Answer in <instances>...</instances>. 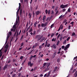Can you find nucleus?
I'll use <instances>...</instances> for the list:
<instances>
[{"instance_id": "9d476101", "label": "nucleus", "mask_w": 77, "mask_h": 77, "mask_svg": "<svg viewBox=\"0 0 77 77\" xmlns=\"http://www.w3.org/2000/svg\"><path fill=\"white\" fill-rule=\"evenodd\" d=\"M16 25H15V23L14 24V25H13V28H14V29L16 30V28H17V27H16Z\"/></svg>"}, {"instance_id": "f3484780", "label": "nucleus", "mask_w": 77, "mask_h": 77, "mask_svg": "<svg viewBox=\"0 0 77 77\" xmlns=\"http://www.w3.org/2000/svg\"><path fill=\"white\" fill-rule=\"evenodd\" d=\"M47 65L48 66H47V68H48L49 66H50V63H47Z\"/></svg>"}, {"instance_id": "bb28decb", "label": "nucleus", "mask_w": 77, "mask_h": 77, "mask_svg": "<svg viewBox=\"0 0 77 77\" xmlns=\"http://www.w3.org/2000/svg\"><path fill=\"white\" fill-rule=\"evenodd\" d=\"M16 24H15V25L17 26V25H18V22L17 21V20H16Z\"/></svg>"}, {"instance_id": "a211bd4d", "label": "nucleus", "mask_w": 77, "mask_h": 77, "mask_svg": "<svg viewBox=\"0 0 77 77\" xmlns=\"http://www.w3.org/2000/svg\"><path fill=\"white\" fill-rule=\"evenodd\" d=\"M32 57H33V56L31 55L30 56V58L29 59V60H30V61H31V60H32Z\"/></svg>"}, {"instance_id": "4be33fe9", "label": "nucleus", "mask_w": 77, "mask_h": 77, "mask_svg": "<svg viewBox=\"0 0 77 77\" xmlns=\"http://www.w3.org/2000/svg\"><path fill=\"white\" fill-rule=\"evenodd\" d=\"M11 31H13V32H15V29H11Z\"/></svg>"}, {"instance_id": "1a4fd4ad", "label": "nucleus", "mask_w": 77, "mask_h": 77, "mask_svg": "<svg viewBox=\"0 0 77 77\" xmlns=\"http://www.w3.org/2000/svg\"><path fill=\"white\" fill-rule=\"evenodd\" d=\"M53 47L54 49H56V48H57V46H56V44H54L53 45Z\"/></svg>"}, {"instance_id": "6e6552de", "label": "nucleus", "mask_w": 77, "mask_h": 77, "mask_svg": "<svg viewBox=\"0 0 77 77\" xmlns=\"http://www.w3.org/2000/svg\"><path fill=\"white\" fill-rule=\"evenodd\" d=\"M49 69H50L49 68L47 67L45 69V71H44V72H46V71H48Z\"/></svg>"}, {"instance_id": "0eeeda50", "label": "nucleus", "mask_w": 77, "mask_h": 77, "mask_svg": "<svg viewBox=\"0 0 77 77\" xmlns=\"http://www.w3.org/2000/svg\"><path fill=\"white\" fill-rule=\"evenodd\" d=\"M2 48L1 50H0V57H2Z\"/></svg>"}, {"instance_id": "f03ea898", "label": "nucleus", "mask_w": 77, "mask_h": 77, "mask_svg": "<svg viewBox=\"0 0 77 77\" xmlns=\"http://www.w3.org/2000/svg\"><path fill=\"white\" fill-rule=\"evenodd\" d=\"M48 24V22H46L45 23H42L41 26L42 27H45L47 26Z\"/></svg>"}, {"instance_id": "f8f14e48", "label": "nucleus", "mask_w": 77, "mask_h": 77, "mask_svg": "<svg viewBox=\"0 0 77 77\" xmlns=\"http://www.w3.org/2000/svg\"><path fill=\"white\" fill-rule=\"evenodd\" d=\"M61 58H58L57 60V62H60V60Z\"/></svg>"}, {"instance_id": "5fc2aeb1", "label": "nucleus", "mask_w": 77, "mask_h": 77, "mask_svg": "<svg viewBox=\"0 0 77 77\" xmlns=\"http://www.w3.org/2000/svg\"><path fill=\"white\" fill-rule=\"evenodd\" d=\"M30 29V26H29V27L27 28V30H29V29Z\"/></svg>"}, {"instance_id": "a19ab883", "label": "nucleus", "mask_w": 77, "mask_h": 77, "mask_svg": "<svg viewBox=\"0 0 77 77\" xmlns=\"http://www.w3.org/2000/svg\"><path fill=\"white\" fill-rule=\"evenodd\" d=\"M63 38V37H61L60 38V41H62Z\"/></svg>"}, {"instance_id": "c85d7f7f", "label": "nucleus", "mask_w": 77, "mask_h": 77, "mask_svg": "<svg viewBox=\"0 0 77 77\" xmlns=\"http://www.w3.org/2000/svg\"><path fill=\"white\" fill-rule=\"evenodd\" d=\"M32 32V27H31L30 29L29 32Z\"/></svg>"}, {"instance_id": "8fccbe9b", "label": "nucleus", "mask_w": 77, "mask_h": 77, "mask_svg": "<svg viewBox=\"0 0 77 77\" xmlns=\"http://www.w3.org/2000/svg\"><path fill=\"white\" fill-rule=\"evenodd\" d=\"M24 57L23 56H21L20 59H23V58Z\"/></svg>"}, {"instance_id": "ea45409f", "label": "nucleus", "mask_w": 77, "mask_h": 77, "mask_svg": "<svg viewBox=\"0 0 77 77\" xmlns=\"http://www.w3.org/2000/svg\"><path fill=\"white\" fill-rule=\"evenodd\" d=\"M30 65V66L32 67L33 65V63H31V64L29 65Z\"/></svg>"}, {"instance_id": "ddd939ff", "label": "nucleus", "mask_w": 77, "mask_h": 77, "mask_svg": "<svg viewBox=\"0 0 77 77\" xmlns=\"http://www.w3.org/2000/svg\"><path fill=\"white\" fill-rule=\"evenodd\" d=\"M20 15L21 16V15H22V9H20Z\"/></svg>"}, {"instance_id": "c9c22d12", "label": "nucleus", "mask_w": 77, "mask_h": 77, "mask_svg": "<svg viewBox=\"0 0 77 77\" xmlns=\"http://www.w3.org/2000/svg\"><path fill=\"white\" fill-rule=\"evenodd\" d=\"M59 13V11H57L56 12L55 14V15L56 16L57 15V14Z\"/></svg>"}, {"instance_id": "3c124183", "label": "nucleus", "mask_w": 77, "mask_h": 77, "mask_svg": "<svg viewBox=\"0 0 77 77\" xmlns=\"http://www.w3.org/2000/svg\"><path fill=\"white\" fill-rule=\"evenodd\" d=\"M56 70H54H54H53V71H52V73H54V72H56Z\"/></svg>"}, {"instance_id": "e2e57ef3", "label": "nucleus", "mask_w": 77, "mask_h": 77, "mask_svg": "<svg viewBox=\"0 0 77 77\" xmlns=\"http://www.w3.org/2000/svg\"><path fill=\"white\" fill-rule=\"evenodd\" d=\"M8 33H9V34H10V35H11V32H8Z\"/></svg>"}, {"instance_id": "603ef678", "label": "nucleus", "mask_w": 77, "mask_h": 77, "mask_svg": "<svg viewBox=\"0 0 77 77\" xmlns=\"http://www.w3.org/2000/svg\"><path fill=\"white\" fill-rule=\"evenodd\" d=\"M75 71H76V69H74L73 71L72 72V73H74V72H75Z\"/></svg>"}, {"instance_id": "052dcab7", "label": "nucleus", "mask_w": 77, "mask_h": 77, "mask_svg": "<svg viewBox=\"0 0 77 77\" xmlns=\"http://www.w3.org/2000/svg\"><path fill=\"white\" fill-rule=\"evenodd\" d=\"M50 44H48L47 45V47H50Z\"/></svg>"}, {"instance_id": "6ab92c4d", "label": "nucleus", "mask_w": 77, "mask_h": 77, "mask_svg": "<svg viewBox=\"0 0 77 77\" xmlns=\"http://www.w3.org/2000/svg\"><path fill=\"white\" fill-rule=\"evenodd\" d=\"M24 37V35H23L20 38V41H22L23 40V37Z\"/></svg>"}, {"instance_id": "2f4dec72", "label": "nucleus", "mask_w": 77, "mask_h": 77, "mask_svg": "<svg viewBox=\"0 0 77 77\" xmlns=\"http://www.w3.org/2000/svg\"><path fill=\"white\" fill-rule=\"evenodd\" d=\"M75 35V32H73L72 35V36H74V35Z\"/></svg>"}, {"instance_id": "f257e3e1", "label": "nucleus", "mask_w": 77, "mask_h": 77, "mask_svg": "<svg viewBox=\"0 0 77 77\" xmlns=\"http://www.w3.org/2000/svg\"><path fill=\"white\" fill-rule=\"evenodd\" d=\"M42 38V37H41L40 35H37L36 36L35 38V39H38L37 41H39V40H40V39H41V38Z\"/></svg>"}, {"instance_id": "7ed1b4c3", "label": "nucleus", "mask_w": 77, "mask_h": 77, "mask_svg": "<svg viewBox=\"0 0 77 77\" xmlns=\"http://www.w3.org/2000/svg\"><path fill=\"white\" fill-rule=\"evenodd\" d=\"M7 35H8L6 39V41L5 43V44H6L7 43H8V39H9V37H10V35H9V34H7Z\"/></svg>"}, {"instance_id": "f704fd0d", "label": "nucleus", "mask_w": 77, "mask_h": 77, "mask_svg": "<svg viewBox=\"0 0 77 77\" xmlns=\"http://www.w3.org/2000/svg\"><path fill=\"white\" fill-rule=\"evenodd\" d=\"M66 40H64V42H63V44H66Z\"/></svg>"}, {"instance_id": "b1692460", "label": "nucleus", "mask_w": 77, "mask_h": 77, "mask_svg": "<svg viewBox=\"0 0 77 77\" xmlns=\"http://www.w3.org/2000/svg\"><path fill=\"white\" fill-rule=\"evenodd\" d=\"M31 63H32V62H31V61H29V62L28 63V65H30V64Z\"/></svg>"}, {"instance_id": "58836bf2", "label": "nucleus", "mask_w": 77, "mask_h": 77, "mask_svg": "<svg viewBox=\"0 0 77 77\" xmlns=\"http://www.w3.org/2000/svg\"><path fill=\"white\" fill-rule=\"evenodd\" d=\"M53 26H54V24H52L51 26V29H52V28H53Z\"/></svg>"}, {"instance_id": "774afa93", "label": "nucleus", "mask_w": 77, "mask_h": 77, "mask_svg": "<svg viewBox=\"0 0 77 77\" xmlns=\"http://www.w3.org/2000/svg\"><path fill=\"white\" fill-rule=\"evenodd\" d=\"M77 56H76L75 57H74V58L73 59V60L75 59H77Z\"/></svg>"}, {"instance_id": "c756f323", "label": "nucleus", "mask_w": 77, "mask_h": 77, "mask_svg": "<svg viewBox=\"0 0 77 77\" xmlns=\"http://www.w3.org/2000/svg\"><path fill=\"white\" fill-rule=\"evenodd\" d=\"M67 49H68V48H67V47H66V46L65 47V48H64V50H65V51H66V50H67Z\"/></svg>"}, {"instance_id": "473e14b6", "label": "nucleus", "mask_w": 77, "mask_h": 77, "mask_svg": "<svg viewBox=\"0 0 77 77\" xmlns=\"http://www.w3.org/2000/svg\"><path fill=\"white\" fill-rule=\"evenodd\" d=\"M35 34H36V31H34L33 33V35H35Z\"/></svg>"}, {"instance_id": "dca6fc26", "label": "nucleus", "mask_w": 77, "mask_h": 77, "mask_svg": "<svg viewBox=\"0 0 77 77\" xmlns=\"http://www.w3.org/2000/svg\"><path fill=\"white\" fill-rule=\"evenodd\" d=\"M29 18H31L32 17V14H30V13H29Z\"/></svg>"}, {"instance_id": "13d9d810", "label": "nucleus", "mask_w": 77, "mask_h": 77, "mask_svg": "<svg viewBox=\"0 0 77 77\" xmlns=\"http://www.w3.org/2000/svg\"><path fill=\"white\" fill-rule=\"evenodd\" d=\"M18 31L17 32V35H16V37H17V36H18Z\"/></svg>"}, {"instance_id": "338daca9", "label": "nucleus", "mask_w": 77, "mask_h": 77, "mask_svg": "<svg viewBox=\"0 0 77 77\" xmlns=\"http://www.w3.org/2000/svg\"><path fill=\"white\" fill-rule=\"evenodd\" d=\"M71 24H74V22H72L70 23Z\"/></svg>"}, {"instance_id": "423d86ee", "label": "nucleus", "mask_w": 77, "mask_h": 77, "mask_svg": "<svg viewBox=\"0 0 77 77\" xmlns=\"http://www.w3.org/2000/svg\"><path fill=\"white\" fill-rule=\"evenodd\" d=\"M8 64H6L5 66L4 67V68L3 69L4 70H5L6 69L8 68Z\"/></svg>"}, {"instance_id": "393cba45", "label": "nucleus", "mask_w": 77, "mask_h": 77, "mask_svg": "<svg viewBox=\"0 0 77 77\" xmlns=\"http://www.w3.org/2000/svg\"><path fill=\"white\" fill-rule=\"evenodd\" d=\"M24 63H26V60H24L23 62L22 63V64L23 65H24Z\"/></svg>"}, {"instance_id": "412c9836", "label": "nucleus", "mask_w": 77, "mask_h": 77, "mask_svg": "<svg viewBox=\"0 0 77 77\" xmlns=\"http://www.w3.org/2000/svg\"><path fill=\"white\" fill-rule=\"evenodd\" d=\"M59 43H60V41L58 40L57 43V45H59Z\"/></svg>"}, {"instance_id": "20e7f679", "label": "nucleus", "mask_w": 77, "mask_h": 77, "mask_svg": "<svg viewBox=\"0 0 77 77\" xmlns=\"http://www.w3.org/2000/svg\"><path fill=\"white\" fill-rule=\"evenodd\" d=\"M68 6V5H63V4L62 5H61L60 6V8H61L62 9H63V8H65L66 7Z\"/></svg>"}, {"instance_id": "72a5a7b5", "label": "nucleus", "mask_w": 77, "mask_h": 77, "mask_svg": "<svg viewBox=\"0 0 77 77\" xmlns=\"http://www.w3.org/2000/svg\"><path fill=\"white\" fill-rule=\"evenodd\" d=\"M68 11L69 12H70L71 11V9L70 8H69L68 10Z\"/></svg>"}, {"instance_id": "c03bdc74", "label": "nucleus", "mask_w": 77, "mask_h": 77, "mask_svg": "<svg viewBox=\"0 0 77 77\" xmlns=\"http://www.w3.org/2000/svg\"><path fill=\"white\" fill-rule=\"evenodd\" d=\"M69 39H70V37H68V38H67V41H69Z\"/></svg>"}, {"instance_id": "37998d69", "label": "nucleus", "mask_w": 77, "mask_h": 77, "mask_svg": "<svg viewBox=\"0 0 77 77\" xmlns=\"http://www.w3.org/2000/svg\"><path fill=\"white\" fill-rule=\"evenodd\" d=\"M18 38H17L16 40H15L14 42H17V40H18Z\"/></svg>"}, {"instance_id": "e433bc0d", "label": "nucleus", "mask_w": 77, "mask_h": 77, "mask_svg": "<svg viewBox=\"0 0 77 77\" xmlns=\"http://www.w3.org/2000/svg\"><path fill=\"white\" fill-rule=\"evenodd\" d=\"M50 14V10H49L48 11V15H49Z\"/></svg>"}, {"instance_id": "bf43d9fd", "label": "nucleus", "mask_w": 77, "mask_h": 77, "mask_svg": "<svg viewBox=\"0 0 77 77\" xmlns=\"http://www.w3.org/2000/svg\"><path fill=\"white\" fill-rule=\"evenodd\" d=\"M21 73H19L18 75V77H20V75H21Z\"/></svg>"}, {"instance_id": "79ce46f5", "label": "nucleus", "mask_w": 77, "mask_h": 77, "mask_svg": "<svg viewBox=\"0 0 77 77\" xmlns=\"http://www.w3.org/2000/svg\"><path fill=\"white\" fill-rule=\"evenodd\" d=\"M45 12L46 14H48V10H46Z\"/></svg>"}, {"instance_id": "864d4df0", "label": "nucleus", "mask_w": 77, "mask_h": 77, "mask_svg": "<svg viewBox=\"0 0 77 77\" xmlns=\"http://www.w3.org/2000/svg\"><path fill=\"white\" fill-rule=\"evenodd\" d=\"M43 65L45 66H46V65H47V63H44Z\"/></svg>"}, {"instance_id": "aec40b11", "label": "nucleus", "mask_w": 77, "mask_h": 77, "mask_svg": "<svg viewBox=\"0 0 77 77\" xmlns=\"http://www.w3.org/2000/svg\"><path fill=\"white\" fill-rule=\"evenodd\" d=\"M20 9H18V10L17 12V16L18 15V13L19 12V11H20Z\"/></svg>"}, {"instance_id": "4468645a", "label": "nucleus", "mask_w": 77, "mask_h": 77, "mask_svg": "<svg viewBox=\"0 0 77 77\" xmlns=\"http://www.w3.org/2000/svg\"><path fill=\"white\" fill-rule=\"evenodd\" d=\"M56 38H53L52 40V41H54V42H55L56 41Z\"/></svg>"}, {"instance_id": "39448f33", "label": "nucleus", "mask_w": 77, "mask_h": 77, "mask_svg": "<svg viewBox=\"0 0 77 77\" xmlns=\"http://www.w3.org/2000/svg\"><path fill=\"white\" fill-rule=\"evenodd\" d=\"M40 13H41V11H37L35 12V14L36 15H38Z\"/></svg>"}, {"instance_id": "49530a36", "label": "nucleus", "mask_w": 77, "mask_h": 77, "mask_svg": "<svg viewBox=\"0 0 77 77\" xmlns=\"http://www.w3.org/2000/svg\"><path fill=\"white\" fill-rule=\"evenodd\" d=\"M42 69H45V66L44 65H43V67H42Z\"/></svg>"}, {"instance_id": "2eb2a0df", "label": "nucleus", "mask_w": 77, "mask_h": 77, "mask_svg": "<svg viewBox=\"0 0 77 77\" xmlns=\"http://www.w3.org/2000/svg\"><path fill=\"white\" fill-rule=\"evenodd\" d=\"M45 18H46V16H44L43 18V21H45Z\"/></svg>"}, {"instance_id": "7c9ffc66", "label": "nucleus", "mask_w": 77, "mask_h": 77, "mask_svg": "<svg viewBox=\"0 0 77 77\" xmlns=\"http://www.w3.org/2000/svg\"><path fill=\"white\" fill-rule=\"evenodd\" d=\"M61 26H62V25H61L60 26V27H59V28L58 29V32H59V31L60 30V29H61Z\"/></svg>"}, {"instance_id": "9b49d317", "label": "nucleus", "mask_w": 77, "mask_h": 77, "mask_svg": "<svg viewBox=\"0 0 77 77\" xmlns=\"http://www.w3.org/2000/svg\"><path fill=\"white\" fill-rule=\"evenodd\" d=\"M63 53H64V51H62L61 53H60V56H62V54H63Z\"/></svg>"}, {"instance_id": "69168bd1", "label": "nucleus", "mask_w": 77, "mask_h": 77, "mask_svg": "<svg viewBox=\"0 0 77 77\" xmlns=\"http://www.w3.org/2000/svg\"><path fill=\"white\" fill-rule=\"evenodd\" d=\"M16 76V74H14L13 76L12 77H15Z\"/></svg>"}, {"instance_id": "0e129e2a", "label": "nucleus", "mask_w": 77, "mask_h": 77, "mask_svg": "<svg viewBox=\"0 0 77 77\" xmlns=\"http://www.w3.org/2000/svg\"><path fill=\"white\" fill-rule=\"evenodd\" d=\"M54 11H53L51 13V15H54Z\"/></svg>"}, {"instance_id": "4d7b16f0", "label": "nucleus", "mask_w": 77, "mask_h": 77, "mask_svg": "<svg viewBox=\"0 0 77 77\" xmlns=\"http://www.w3.org/2000/svg\"><path fill=\"white\" fill-rule=\"evenodd\" d=\"M62 48L63 49H64V48H65V46L64 45L62 46Z\"/></svg>"}, {"instance_id": "5701e85b", "label": "nucleus", "mask_w": 77, "mask_h": 77, "mask_svg": "<svg viewBox=\"0 0 77 77\" xmlns=\"http://www.w3.org/2000/svg\"><path fill=\"white\" fill-rule=\"evenodd\" d=\"M20 45H21L20 47H23V45H24V43L23 42L22 43L20 44Z\"/></svg>"}, {"instance_id": "4c0bfd02", "label": "nucleus", "mask_w": 77, "mask_h": 77, "mask_svg": "<svg viewBox=\"0 0 77 77\" xmlns=\"http://www.w3.org/2000/svg\"><path fill=\"white\" fill-rule=\"evenodd\" d=\"M57 69V67L56 66L55 67V69H54V70H55V71H56Z\"/></svg>"}, {"instance_id": "09e8293b", "label": "nucleus", "mask_w": 77, "mask_h": 77, "mask_svg": "<svg viewBox=\"0 0 77 77\" xmlns=\"http://www.w3.org/2000/svg\"><path fill=\"white\" fill-rule=\"evenodd\" d=\"M75 74H76L75 75V77H76L77 76V71L75 72Z\"/></svg>"}, {"instance_id": "a878e982", "label": "nucleus", "mask_w": 77, "mask_h": 77, "mask_svg": "<svg viewBox=\"0 0 77 77\" xmlns=\"http://www.w3.org/2000/svg\"><path fill=\"white\" fill-rule=\"evenodd\" d=\"M9 47V45H6L5 46V48H8Z\"/></svg>"}, {"instance_id": "680f3d73", "label": "nucleus", "mask_w": 77, "mask_h": 77, "mask_svg": "<svg viewBox=\"0 0 77 77\" xmlns=\"http://www.w3.org/2000/svg\"><path fill=\"white\" fill-rule=\"evenodd\" d=\"M71 28V25H69L68 27V29H70V28Z\"/></svg>"}, {"instance_id": "cd10ccee", "label": "nucleus", "mask_w": 77, "mask_h": 77, "mask_svg": "<svg viewBox=\"0 0 77 77\" xmlns=\"http://www.w3.org/2000/svg\"><path fill=\"white\" fill-rule=\"evenodd\" d=\"M69 45H70V44H68L67 45L66 47L68 48L69 47Z\"/></svg>"}, {"instance_id": "6e6d98bb", "label": "nucleus", "mask_w": 77, "mask_h": 77, "mask_svg": "<svg viewBox=\"0 0 77 77\" xmlns=\"http://www.w3.org/2000/svg\"><path fill=\"white\" fill-rule=\"evenodd\" d=\"M65 11H66V9H65V8L63 9V12H65Z\"/></svg>"}, {"instance_id": "de8ad7c7", "label": "nucleus", "mask_w": 77, "mask_h": 77, "mask_svg": "<svg viewBox=\"0 0 77 77\" xmlns=\"http://www.w3.org/2000/svg\"><path fill=\"white\" fill-rule=\"evenodd\" d=\"M41 27V24H38V28H39Z\"/></svg>"}, {"instance_id": "a18cd8bd", "label": "nucleus", "mask_w": 77, "mask_h": 77, "mask_svg": "<svg viewBox=\"0 0 77 77\" xmlns=\"http://www.w3.org/2000/svg\"><path fill=\"white\" fill-rule=\"evenodd\" d=\"M67 21V20H66V19L64 20L63 22L64 23H66V22Z\"/></svg>"}]
</instances>
